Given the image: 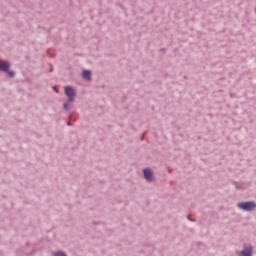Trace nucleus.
Here are the masks:
<instances>
[{
	"mask_svg": "<svg viewBox=\"0 0 256 256\" xmlns=\"http://www.w3.org/2000/svg\"><path fill=\"white\" fill-rule=\"evenodd\" d=\"M184 79H187V76H184Z\"/></svg>",
	"mask_w": 256,
	"mask_h": 256,
	"instance_id": "obj_12",
	"label": "nucleus"
},
{
	"mask_svg": "<svg viewBox=\"0 0 256 256\" xmlns=\"http://www.w3.org/2000/svg\"><path fill=\"white\" fill-rule=\"evenodd\" d=\"M54 256H67V254L63 251H57Z\"/></svg>",
	"mask_w": 256,
	"mask_h": 256,
	"instance_id": "obj_8",
	"label": "nucleus"
},
{
	"mask_svg": "<svg viewBox=\"0 0 256 256\" xmlns=\"http://www.w3.org/2000/svg\"><path fill=\"white\" fill-rule=\"evenodd\" d=\"M69 103H71V102H69V100H67V102H65V103L63 104V109H64V111H69Z\"/></svg>",
	"mask_w": 256,
	"mask_h": 256,
	"instance_id": "obj_7",
	"label": "nucleus"
},
{
	"mask_svg": "<svg viewBox=\"0 0 256 256\" xmlns=\"http://www.w3.org/2000/svg\"><path fill=\"white\" fill-rule=\"evenodd\" d=\"M238 256H253V246L244 244V249L238 252Z\"/></svg>",
	"mask_w": 256,
	"mask_h": 256,
	"instance_id": "obj_5",
	"label": "nucleus"
},
{
	"mask_svg": "<svg viewBox=\"0 0 256 256\" xmlns=\"http://www.w3.org/2000/svg\"><path fill=\"white\" fill-rule=\"evenodd\" d=\"M237 208L241 209L242 211H255L256 203L254 201L239 202L237 204Z\"/></svg>",
	"mask_w": 256,
	"mask_h": 256,
	"instance_id": "obj_2",
	"label": "nucleus"
},
{
	"mask_svg": "<svg viewBox=\"0 0 256 256\" xmlns=\"http://www.w3.org/2000/svg\"><path fill=\"white\" fill-rule=\"evenodd\" d=\"M64 93L68 97V103H75V97H77V91L73 86H65Z\"/></svg>",
	"mask_w": 256,
	"mask_h": 256,
	"instance_id": "obj_3",
	"label": "nucleus"
},
{
	"mask_svg": "<svg viewBox=\"0 0 256 256\" xmlns=\"http://www.w3.org/2000/svg\"><path fill=\"white\" fill-rule=\"evenodd\" d=\"M144 179L148 181V183H153L155 181V176L153 175V171H151V168H145L143 170Z\"/></svg>",
	"mask_w": 256,
	"mask_h": 256,
	"instance_id": "obj_4",
	"label": "nucleus"
},
{
	"mask_svg": "<svg viewBox=\"0 0 256 256\" xmlns=\"http://www.w3.org/2000/svg\"><path fill=\"white\" fill-rule=\"evenodd\" d=\"M11 64L7 60H2L0 61V71L2 73H7L8 77L10 79H13L15 77V71L10 70Z\"/></svg>",
	"mask_w": 256,
	"mask_h": 256,
	"instance_id": "obj_1",
	"label": "nucleus"
},
{
	"mask_svg": "<svg viewBox=\"0 0 256 256\" xmlns=\"http://www.w3.org/2000/svg\"><path fill=\"white\" fill-rule=\"evenodd\" d=\"M143 139H145V137H144V136H142V137H141V141H143Z\"/></svg>",
	"mask_w": 256,
	"mask_h": 256,
	"instance_id": "obj_11",
	"label": "nucleus"
},
{
	"mask_svg": "<svg viewBox=\"0 0 256 256\" xmlns=\"http://www.w3.org/2000/svg\"><path fill=\"white\" fill-rule=\"evenodd\" d=\"M188 221H191V215L187 216Z\"/></svg>",
	"mask_w": 256,
	"mask_h": 256,
	"instance_id": "obj_9",
	"label": "nucleus"
},
{
	"mask_svg": "<svg viewBox=\"0 0 256 256\" xmlns=\"http://www.w3.org/2000/svg\"><path fill=\"white\" fill-rule=\"evenodd\" d=\"M190 221H191L192 223H195L196 220L193 219V218H191Z\"/></svg>",
	"mask_w": 256,
	"mask_h": 256,
	"instance_id": "obj_10",
	"label": "nucleus"
},
{
	"mask_svg": "<svg viewBox=\"0 0 256 256\" xmlns=\"http://www.w3.org/2000/svg\"><path fill=\"white\" fill-rule=\"evenodd\" d=\"M91 75H92L91 70H84L82 72L83 79H86L87 81H91Z\"/></svg>",
	"mask_w": 256,
	"mask_h": 256,
	"instance_id": "obj_6",
	"label": "nucleus"
}]
</instances>
